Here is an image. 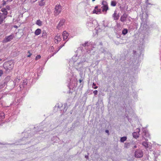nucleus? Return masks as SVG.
Segmentation results:
<instances>
[{"label":"nucleus","mask_w":161,"mask_h":161,"mask_svg":"<svg viewBox=\"0 0 161 161\" xmlns=\"http://www.w3.org/2000/svg\"><path fill=\"white\" fill-rule=\"evenodd\" d=\"M14 27H17V26H14Z\"/></svg>","instance_id":"45"},{"label":"nucleus","mask_w":161,"mask_h":161,"mask_svg":"<svg viewBox=\"0 0 161 161\" xmlns=\"http://www.w3.org/2000/svg\"><path fill=\"white\" fill-rule=\"evenodd\" d=\"M64 19H62L60 20L59 24H58L57 28L58 30H60L62 27V26L64 25L65 22Z\"/></svg>","instance_id":"12"},{"label":"nucleus","mask_w":161,"mask_h":161,"mask_svg":"<svg viewBox=\"0 0 161 161\" xmlns=\"http://www.w3.org/2000/svg\"><path fill=\"white\" fill-rule=\"evenodd\" d=\"M148 140H146V141L143 142L142 143V145L145 147V148H147L149 147L150 145L148 143V142H147Z\"/></svg>","instance_id":"16"},{"label":"nucleus","mask_w":161,"mask_h":161,"mask_svg":"<svg viewBox=\"0 0 161 161\" xmlns=\"http://www.w3.org/2000/svg\"><path fill=\"white\" fill-rule=\"evenodd\" d=\"M113 16L114 18V19L115 20L118 19L119 17V15H117L116 11L114 12Z\"/></svg>","instance_id":"21"},{"label":"nucleus","mask_w":161,"mask_h":161,"mask_svg":"<svg viewBox=\"0 0 161 161\" xmlns=\"http://www.w3.org/2000/svg\"><path fill=\"white\" fill-rule=\"evenodd\" d=\"M128 32V30L127 29H125L122 30V34L124 35H126Z\"/></svg>","instance_id":"28"},{"label":"nucleus","mask_w":161,"mask_h":161,"mask_svg":"<svg viewBox=\"0 0 161 161\" xmlns=\"http://www.w3.org/2000/svg\"><path fill=\"white\" fill-rule=\"evenodd\" d=\"M140 131V129L139 128H137L136 129V132H134L132 134L134 137L136 138L139 137V133Z\"/></svg>","instance_id":"14"},{"label":"nucleus","mask_w":161,"mask_h":161,"mask_svg":"<svg viewBox=\"0 0 161 161\" xmlns=\"http://www.w3.org/2000/svg\"><path fill=\"white\" fill-rule=\"evenodd\" d=\"M127 16V15L126 14H124L120 17V21L122 22L125 21L126 20Z\"/></svg>","instance_id":"17"},{"label":"nucleus","mask_w":161,"mask_h":161,"mask_svg":"<svg viewBox=\"0 0 161 161\" xmlns=\"http://www.w3.org/2000/svg\"><path fill=\"white\" fill-rule=\"evenodd\" d=\"M102 6L101 7V12L102 13L106 14L107 11L108 9V4L107 2L104 1H103L102 3Z\"/></svg>","instance_id":"6"},{"label":"nucleus","mask_w":161,"mask_h":161,"mask_svg":"<svg viewBox=\"0 0 161 161\" xmlns=\"http://www.w3.org/2000/svg\"><path fill=\"white\" fill-rule=\"evenodd\" d=\"M135 156L137 158L142 157L143 155L142 151L140 150H137L135 152Z\"/></svg>","instance_id":"11"},{"label":"nucleus","mask_w":161,"mask_h":161,"mask_svg":"<svg viewBox=\"0 0 161 161\" xmlns=\"http://www.w3.org/2000/svg\"><path fill=\"white\" fill-rule=\"evenodd\" d=\"M4 86V85L1 84L0 85V90L2 89L3 88Z\"/></svg>","instance_id":"35"},{"label":"nucleus","mask_w":161,"mask_h":161,"mask_svg":"<svg viewBox=\"0 0 161 161\" xmlns=\"http://www.w3.org/2000/svg\"><path fill=\"white\" fill-rule=\"evenodd\" d=\"M3 74V71L2 70H0V77L2 76Z\"/></svg>","instance_id":"34"},{"label":"nucleus","mask_w":161,"mask_h":161,"mask_svg":"<svg viewBox=\"0 0 161 161\" xmlns=\"http://www.w3.org/2000/svg\"><path fill=\"white\" fill-rule=\"evenodd\" d=\"M41 57V56L40 55H37L36 56V60H38V59L40 58Z\"/></svg>","instance_id":"32"},{"label":"nucleus","mask_w":161,"mask_h":161,"mask_svg":"<svg viewBox=\"0 0 161 161\" xmlns=\"http://www.w3.org/2000/svg\"><path fill=\"white\" fill-rule=\"evenodd\" d=\"M96 0H92V2H94V1H95Z\"/></svg>","instance_id":"43"},{"label":"nucleus","mask_w":161,"mask_h":161,"mask_svg":"<svg viewBox=\"0 0 161 161\" xmlns=\"http://www.w3.org/2000/svg\"><path fill=\"white\" fill-rule=\"evenodd\" d=\"M62 36L59 34H58L55 36L54 38V42L55 43L58 44L62 40Z\"/></svg>","instance_id":"10"},{"label":"nucleus","mask_w":161,"mask_h":161,"mask_svg":"<svg viewBox=\"0 0 161 161\" xmlns=\"http://www.w3.org/2000/svg\"><path fill=\"white\" fill-rule=\"evenodd\" d=\"M41 30L40 29H37L35 32V34L36 36H38L40 34Z\"/></svg>","instance_id":"22"},{"label":"nucleus","mask_w":161,"mask_h":161,"mask_svg":"<svg viewBox=\"0 0 161 161\" xmlns=\"http://www.w3.org/2000/svg\"><path fill=\"white\" fill-rule=\"evenodd\" d=\"M132 144L131 143L125 142V147L126 148H128Z\"/></svg>","instance_id":"24"},{"label":"nucleus","mask_w":161,"mask_h":161,"mask_svg":"<svg viewBox=\"0 0 161 161\" xmlns=\"http://www.w3.org/2000/svg\"><path fill=\"white\" fill-rule=\"evenodd\" d=\"M63 36L64 41H66L69 38V34L66 31H64L63 33Z\"/></svg>","instance_id":"15"},{"label":"nucleus","mask_w":161,"mask_h":161,"mask_svg":"<svg viewBox=\"0 0 161 161\" xmlns=\"http://www.w3.org/2000/svg\"><path fill=\"white\" fill-rule=\"evenodd\" d=\"M12 1V0H7L8 1H9V2H10V1Z\"/></svg>","instance_id":"42"},{"label":"nucleus","mask_w":161,"mask_h":161,"mask_svg":"<svg viewBox=\"0 0 161 161\" xmlns=\"http://www.w3.org/2000/svg\"><path fill=\"white\" fill-rule=\"evenodd\" d=\"M36 24L38 26H41L42 25V22L40 19H38L36 21Z\"/></svg>","instance_id":"25"},{"label":"nucleus","mask_w":161,"mask_h":161,"mask_svg":"<svg viewBox=\"0 0 161 161\" xmlns=\"http://www.w3.org/2000/svg\"><path fill=\"white\" fill-rule=\"evenodd\" d=\"M44 0H41L39 2V5L40 6H43L44 5L45 3Z\"/></svg>","instance_id":"27"},{"label":"nucleus","mask_w":161,"mask_h":161,"mask_svg":"<svg viewBox=\"0 0 161 161\" xmlns=\"http://www.w3.org/2000/svg\"><path fill=\"white\" fill-rule=\"evenodd\" d=\"M54 47L53 46L50 47L48 49V52L51 53V52H54Z\"/></svg>","instance_id":"29"},{"label":"nucleus","mask_w":161,"mask_h":161,"mask_svg":"<svg viewBox=\"0 0 161 161\" xmlns=\"http://www.w3.org/2000/svg\"><path fill=\"white\" fill-rule=\"evenodd\" d=\"M3 14H1V13H0V24L3 23L4 19L6 18L4 16Z\"/></svg>","instance_id":"18"},{"label":"nucleus","mask_w":161,"mask_h":161,"mask_svg":"<svg viewBox=\"0 0 161 161\" xmlns=\"http://www.w3.org/2000/svg\"><path fill=\"white\" fill-rule=\"evenodd\" d=\"M96 84L93 83L92 85V87L95 89H96L98 88V86H96Z\"/></svg>","instance_id":"31"},{"label":"nucleus","mask_w":161,"mask_h":161,"mask_svg":"<svg viewBox=\"0 0 161 161\" xmlns=\"http://www.w3.org/2000/svg\"><path fill=\"white\" fill-rule=\"evenodd\" d=\"M148 4H150L149 3H148Z\"/></svg>","instance_id":"46"},{"label":"nucleus","mask_w":161,"mask_h":161,"mask_svg":"<svg viewBox=\"0 0 161 161\" xmlns=\"http://www.w3.org/2000/svg\"><path fill=\"white\" fill-rule=\"evenodd\" d=\"M142 130L143 131L142 136L145 140H147V138H149L150 137L149 134L145 129L143 128L142 129Z\"/></svg>","instance_id":"9"},{"label":"nucleus","mask_w":161,"mask_h":161,"mask_svg":"<svg viewBox=\"0 0 161 161\" xmlns=\"http://www.w3.org/2000/svg\"><path fill=\"white\" fill-rule=\"evenodd\" d=\"M127 139L126 136H124L120 138V141L121 142H123L125 141Z\"/></svg>","instance_id":"26"},{"label":"nucleus","mask_w":161,"mask_h":161,"mask_svg":"<svg viewBox=\"0 0 161 161\" xmlns=\"http://www.w3.org/2000/svg\"><path fill=\"white\" fill-rule=\"evenodd\" d=\"M2 60V59L0 58V61Z\"/></svg>","instance_id":"44"},{"label":"nucleus","mask_w":161,"mask_h":161,"mask_svg":"<svg viewBox=\"0 0 161 161\" xmlns=\"http://www.w3.org/2000/svg\"><path fill=\"white\" fill-rule=\"evenodd\" d=\"M31 54L30 53V54L29 55H27V57H30L31 56Z\"/></svg>","instance_id":"38"},{"label":"nucleus","mask_w":161,"mask_h":161,"mask_svg":"<svg viewBox=\"0 0 161 161\" xmlns=\"http://www.w3.org/2000/svg\"><path fill=\"white\" fill-rule=\"evenodd\" d=\"M1 11L3 13H1V14H3L4 16L6 17L7 15V12L6 11V9L5 8H2L1 10Z\"/></svg>","instance_id":"19"},{"label":"nucleus","mask_w":161,"mask_h":161,"mask_svg":"<svg viewBox=\"0 0 161 161\" xmlns=\"http://www.w3.org/2000/svg\"><path fill=\"white\" fill-rule=\"evenodd\" d=\"M90 43L88 42H86L83 43L82 45L84 47L88 46V48L89 49L87 50V52L88 53H90V55H92L94 54L96 51V48L94 47H92V45L90 46Z\"/></svg>","instance_id":"4"},{"label":"nucleus","mask_w":161,"mask_h":161,"mask_svg":"<svg viewBox=\"0 0 161 161\" xmlns=\"http://www.w3.org/2000/svg\"><path fill=\"white\" fill-rule=\"evenodd\" d=\"M98 91L97 90H96L93 91V93L95 95H97V94Z\"/></svg>","instance_id":"33"},{"label":"nucleus","mask_w":161,"mask_h":161,"mask_svg":"<svg viewBox=\"0 0 161 161\" xmlns=\"http://www.w3.org/2000/svg\"><path fill=\"white\" fill-rule=\"evenodd\" d=\"M14 86L19 85V87L17 88L18 91L22 90L23 88L26 86L27 82L26 79H24L22 81H21V79L18 78L15 79L13 82Z\"/></svg>","instance_id":"2"},{"label":"nucleus","mask_w":161,"mask_h":161,"mask_svg":"<svg viewBox=\"0 0 161 161\" xmlns=\"http://www.w3.org/2000/svg\"><path fill=\"white\" fill-rule=\"evenodd\" d=\"M14 64L13 61H10L4 63L3 67L6 73L9 72L13 68Z\"/></svg>","instance_id":"3"},{"label":"nucleus","mask_w":161,"mask_h":161,"mask_svg":"<svg viewBox=\"0 0 161 161\" xmlns=\"http://www.w3.org/2000/svg\"><path fill=\"white\" fill-rule=\"evenodd\" d=\"M85 157L86 158H88V156H87V155H86L85 156Z\"/></svg>","instance_id":"40"},{"label":"nucleus","mask_w":161,"mask_h":161,"mask_svg":"<svg viewBox=\"0 0 161 161\" xmlns=\"http://www.w3.org/2000/svg\"><path fill=\"white\" fill-rule=\"evenodd\" d=\"M105 132L107 133H108V132H109V131H108V130H105Z\"/></svg>","instance_id":"39"},{"label":"nucleus","mask_w":161,"mask_h":161,"mask_svg":"<svg viewBox=\"0 0 161 161\" xmlns=\"http://www.w3.org/2000/svg\"><path fill=\"white\" fill-rule=\"evenodd\" d=\"M5 118L4 114L3 112H0V121L2 120Z\"/></svg>","instance_id":"23"},{"label":"nucleus","mask_w":161,"mask_h":161,"mask_svg":"<svg viewBox=\"0 0 161 161\" xmlns=\"http://www.w3.org/2000/svg\"><path fill=\"white\" fill-rule=\"evenodd\" d=\"M97 22L95 20H90L87 23V26L88 29L92 30L95 28L96 25H97Z\"/></svg>","instance_id":"5"},{"label":"nucleus","mask_w":161,"mask_h":161,"mask_svg":"<svg viewBox=\"0 0 161 161\" xmlns=\"http://www.w3.org/2000/svg\"><path fill=\"white\" fill-rule=\"evenodd\" d=\"M66 42H65V43H64V44H65V43H66ZM64 44H63V45H60V46H59V48H58V50L57 51H55V52H54L53 53V54L51 56H50V57H49H49H48V58H51L52 56H53L54 54H56V53H57V52H58V51H59V50H60V49H61V48H62L63 46H64Z\"/></svg>","instance_id":"20"},{"label":"nucleus","mask_w":161,"mask_h":161,"mask_svg":"<svg viewBox=\"0 0 161 161\" xmlns=\"http://www.w3.org/2000/svg\"><path fill=\"white\" fill-rule=\"evenodd\" d=\"M86 63L85 57L77 53L69 60V68L71 70L75 69L80 72V75H82L86 70L85 66Z\"/></svg>","instance_id":"1"},{"label":"nucleus","mask_w":161,"mask_h":161,"mask_svg":"<svg viewBox=\"0 0 161 161\" xmlns=\"http://www.w3.org/2000/svg\"><path fill=\"white\" fill-rule=\"evenodd\" d=\"M93 13L96 14H99L102 13L101 12L100 5H98L95 7L93 11Z\"/></svg>","instance_id":"8"},{"label":"nucleus","mask_w":161,"mask_h":161,"mask_svg":"<svg viewBox=\"0 0 161 161\" xmlns=\"http://www.w3.org/2000/svg\"><path fill=\"white\" fill-rule=\"evenodd\" d=\"M136 147H137V146H136L135 145V146L134 147V148H136Z\"/></svg>","instance_id":"41"},{"label":"nucleus","mask_w":161,"mask_h":161,"mask_svg":"<svg viewBox=\"0 0 161 161\" xmlns=\"http://www.w3.org/2000/svg\"><path fill=\"white\" fill-rule=\"evenodd\" d=\"M116 2L114 1H112L111 2V5L113 7L115 6L116 5Z\"/></svg>","instance_id":"30"},{"label":"nucleus","mask_w":161,"mask_h":161,"mask_svg":"<svg viewBox=\"0 0 161 161\" xmlns=\"http://www.w3.org/2000/svg\"><path fill=\"white\" fill-rule=\"evenodd\" d=\"M82 81H83V80H82V79L79 80V82L80 83H81L82 82Z\"/></svg>","instance_id":"37"},{"label":"nucleus","mask_w":161,"mask_h":161,"mask_svg":"<svg viewBox=\"0 0 161 161\" xmlns=\"http://www.w3.org/2000/svg\"><path fill=\"white\" fill-rule=\"evenodd\" d=\"M62 7L59 4L56 5L55 8L54 15L57 16L61 12Z\"/></svg>","instance_id":"7"},{"label":"nucleus","mask_w":161,"mask_h":161,"mask_svg":"<svg viewBox=\"0 0 161 161\" xmlns=\"http://www.w3.org/2000/svg\"><path fill=\"white\" fill-rule=\"evenodd\" d=\"M77 53H80L82 51H81V50H78L77 51Z\"/></svg>","instance_id":"36"},{"label":"nucleus","mask_w":161,"mask_h":161,"mask_svg":"<svg viewBox=\"0 0 161 161\" xmlns=\"http://www.w3.org/2000/svg\"><path fill=\"white\" fill-rule=\"evenodd\" d=\"M14 37V35L13 34H11L9 36L6 37L5 38L4 40V42H7L10 41L12 40Z\"/></svg>","instance_id":"13"}]
</instances>
